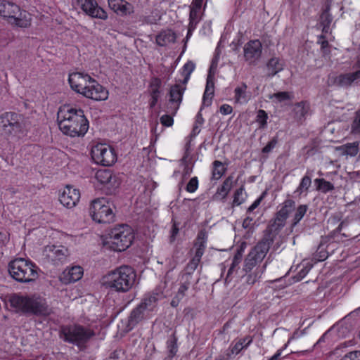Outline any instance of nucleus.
I'll use <instances>...</instances> for the list:
<instances>
[{
	"instance_id": "1",
	"label": "nucleus",
	"mask_w": 360,
	"mask_h": 360,
	"mask_svg": "<svg viewBox=\"0 0 360 360\" xmlns=\"http://www.w3.org/2000/svg\"><path fill=\"white\" fill-rule=\"evenodd\" d=\"M58 126L63 133L72 137L84 136L89 122L81 108L63 106L58 113Z\"/></svg>"
},
{
	"instance_id": "2",
	"label": "nucleus",
	"mask_w": 360,
	"mask_h": 360,
	"mask_svg": "<svg viewBox=\"0 0 360 360\" xmlns=\"http://www.w3.org/2000/svg\"><path fill=\"white\" fill-rule=\"evenodd\" d=\"M136 278L134 269L123 265L110 271L102 278L103 285L117 292H127L133 287Z\"/></svg>"
},
{
	"instance_id": "3",
	"label": "nucleus",
	"mask_w": 360,
	"mask_h": 360,
	"mask_svg": "<svg viewBox=\"0 0 360 360\" xmlns=\"http://www.w3.org/2000/svg\"><path fill=\"white\" fill-rule=\"evenodd\" d=\"M7 302L16 311L40 316H47L51 312L45 299L40 297H28L13 293L8 296Z\"/></svg>"
},
{
	"instance_id": "4",
	"label": "nucleus",
	"mask_w": 360,
	"mask_h": 360,
	"mask_svg": "<svg viewBox=\"0 0 360 360\" xmlns=\"http://www.w3.org/2000/svg\"><path fill=\"white\" fill-rule=\"evenodd\" d=\"M37 266L32 262L24 258H16L8 263L10 276L19 283H29L38 277Z\"/></svg>"
},
{
	"instance_id": "5",
	"label": "nucleus",
	"mask_w": 360,
	"mask_h": 360,
	"mask_svg": "<svg viewBox=\"0 0 360 360\" xmlns=\"http://www.w3.org/2000/svg\"><path fill=\"white\" fill-rule=\"evenodd\" d=\"M158 295V293L145 295L141 302L131 310L127 323L129 330L147 319L149 314L156 308L159 300Z\"/></svg>"
},
{
	"instance_id": "6",
	"label": "nucleus",
	"mask_w": 360,
	"mask_h": 360,
	"mask_svg": "<svg viewBox=\"0 0 360 360\" xmlns=\"http://www.w3.org/2000/svg\"><path fill=\"white\" fill-rule=\"evenodd\" d=\"M95 334L91 328L77 323L63 326L60 331V338L65 342L79 347L87 343Z\"/></svg>"
},
{
	"instance_id": "7",
	"label": "nucleus",
	"mask_w": 360,
	"mask_h": 360,
	"mask_svg": "<svg viewBox=\"0 0 360 360\" xmlns=\"http://www.w3.org/2000/svg\"><path fill=\"white\" fill-rule=\"evenodd\" d=\"M133 239L131 228L127 224H121L110 231L105 243L112 250L121 252L131 245Z\"/></svg>"
},
{
	"instance_id": "8",
	"label": "nucleus",
	"mask_w": 360,
	"mask_h": 360,
	"mask_svg": "<svg viewBox=\"0 0 360 360\" xmlns=\"http://www.w3.org/2000/svg\"><path fill=\"white\" fill-rule=\"evenodd\" d=\"M22 132V117L20 114L10 111L0 115L1 136L7 140H15Z\"/></svg>"
},
{
	"instance_id": "9",
	"label": "nucleus",
	"mask_w": 360,
	"mask_h": 360,
	"mask_svg": "<svg viewBox=\"0 0 360 360\" xmlns=\"http://www.w3.org/2000/svg\"><path fill=\"white\" fill-rule=\"evenodd\" d=\"M0 16L7 18L9 23L20 27H27L30 20L26 18L25 11L22 12L15 3L7 1L0 2Z\"/></svg>"
},
{
	"instance_id": "10",
	"label": "nucleus",
	"mask_w": 360,
	"mask_h": 360,
	"mask_svg": "<svg viewBox=\"0 0 360 360\" xmlns=\"http://www.w3.org/2000/svg\"><path fill=\"white\" fill-rule=\"evenodd\" d=\"M89 213L94 221L98 223H110L114 219V213L105 198L92 201Z\"/></svg>"
},
{
	"instance_id": "11",
	"label": "nucleus",
	"mask_w": 360,
	"mask_h": 360,
	"mask_svg": "<svg viewBox=\"0 0 360 360\" xmlns=\"http://www.w3.org/2000/svg\"><path fill=\"white\" fill-rule=\"evenodd\" d=\"M91 155L95 163L105 167L112 165L117 160L114 148L106 143L94 145L91 150Z\"/></svg>"
},
{
	"instance_id": "12",
	"label": "nucleus",
	"mask_w": 360,
	"mask_h": 360,
	"mask_svg": "<svg viewBox=\"0 0 360 360\" xmlns=\"http://www.w3.org/2000/svg\"><path fill=\"white\" fill-rule=\"evenodd\" d=\"M269 248L266 245L262 244L259 242L247 255L243 266V271L250 272L258 264L260 263L266 257Z\"/></svg>"
},
{
	"instance_id": "13",
	"label": "nucleus",
	"mask_w": 360,
	"mask_h": 360,
	"mask_svg": "<svg viewBox=\"0 0 360 360\" xmlns=\"http://www.w3.org/2000/svg\"><path fill=\"white\" fill-rule=\"evenodd\" d=\"M285 225V222L276 217L271 219L269 225L264 231L263 238L259 241V243L266 245L267 248H270L276 236Z\"/></svg>"
},
{
	"instance_id": "14",
	"label": "nucleus",
	"mask_w": 360,
	"mask_h": 360,
	"mask_svg": "<svg viewBox=\"0 0 360 360\" xmlns=\"http://www.w3.org/2000/svg\"><path fill=\"white\" fill-rule=\"evenodd\" d=\"M95 178L107 189L108 193H112L119 187L120 181L112 171L108 169H99L96 172Z\"/></svg>"
},
{
	"instance_id": "15",
	"label": "nucleus",
	"mask_w": 360,
	"mask_h": 360,
	"mask_svg": "<svg viewBox=\"0 0 360 360\" xmlns=\"http://www.w3.org/2000/svg\"><path fill=\"white\" fill-rule=\"evenodd\" d=\"M186 90V85L176 83L172 85L169 91V103L171 105L168 108V112L174 115L182 102L183 95Z\"/></svg>"
},
{
	"instance_id": "16",
	"label": "nucleus",
	"mask_w": 360,
	"mask_h": 360,
	"mask_svg": "<svg viewBox=\"0 0 360 360\" xmlns=\"http://www.w3.org/2000/svg\"><path fill=\"white\" fill-rule=\"evenodd\" d=\"M243 52L245 61L250 65H256L262 56V43L257 39L250 40L245 44Z\"/></svg>"
},
{
	"instance_id": "17",
	"label": "nucleus",
	"mask_w": 360,
	"mask_h": 360,
	"mask_svg": "<svg viewBox=\"0 0 360 360\" xmlns=\"http://www.w3.org/2000/svg\"><path fill=\"white\" fill-rule=\"evenodd\" d=\"M81 9L89 16L101 20L108 18L106 12L98 6L95 0H77Z\"/></svg>"
},
{
	"instance_id": "18",
	"label": "nucleus",
	"mask_w": 360,
	"mask_h": 360,
	"mask_svg": "<svg viewBox=\"0 0 360 360\" xmlns=\"http://www.w3.org/2000/svg\"><path fill=\"white\" fill-rule=\"evenodd\" d=\"M92 79L88 74L76 72L70 74L68 82L72 90L83 95V91L87 89L89 83Z\"/></svg>"
},
{
	"instance_id": "19",
	"label": "nucleus",
	"mask_w": 360,
	"mask_h": 360,
	"mask_svg": "<svg viewBox=\"0 0 360 360\" xmlns=\"http://www.w3.org/2000/svg\"><path fill=\"white\" fill-rule=\"evenodd\" d=\"M87 89L83 91V96L95 101H105L108 97V91L93 79Z\"/></svg>"
},
{
	"instance_id": "20",
	"label": "nucleus",
	"mask_w": 360,
	"mask_h": 360,
	"mask_svg": "<svg viewBox=\"0 0 360 360\" xmlns=\"http://www.w3.org/2000/svg\"><path fill=\"white\" fill-rule=\"evenodd\" d=\"M79 198V191L70 186H67L59 196L60 203L67 208L75 207Z\"/></svg>"
},
{
	"instance_id": "21",
	"label": "nucleus",
	"mask_w": 360,
	"mask_h": 360,
	"mask_svg": "<svg viewBox=\"0 0 360 360\" xmlns=\"http://www.w3.org/2000/svg\"><path fill=\"white\" fill-rule=\"evenodd\" d=\"M83 274L82 267L75 266L65 269L60 276V280L65 284H68L79 281Z\"/></svg>"
},
{
	"instance_id": "22",
	"label": "nucleus",
	"mask_w": 360,
	"mask_h": 360,
	"mask_svg": "<svg viewBox=\"0 0 360 360\" xmlns=\"http://www.w3.org/2000/svg\"><path fill=\"white\" fill-rule=\"evenodd\" d=\"M360 78V70L347 74H341L334 79V84L339 87H348Z\"/></svg>"
},
{
	"instance_id": "23",
	"label": "nucleus",
	"mask_w": 360,
	"mask_h": 360,
	"mask_svg": "<svg viewBox=\"0 0 360 360\" xmlns=\"http://www.w3.org/2000/svg\"><path fill=\"white\" fill-rule=\"evenodd\" d=\"M212 65L209 70V73L207 77L206 87L203 94L202 104L209 106L212 103V98L214 95V75L212 73Z\"/></svg>"
},
{
	"instance_id": "24",
	"label": "nucleus",
	"mask_w": 360,
	"mask_h": 360,
	"mask_svg": "<svg viewBox=\"0 0 360 360\" xmlns=\"http://www.w3.org/2000/svg\"><path fill=\"white\" fill-rule=\"evenodd\" d=\"M330 7L331 0H327L320 15V25L322 26V32L324 33L329 32L330 26L333 21V16L330 13Z\"/></svg>"
},
{
	"instance_id": "25",
	"label": "nucleus",
	"mask_w": 360,
	"mask_h": 360,
	"mask_svg": "<svg viewBox=\"0 0 360 360\" xmlns=\"http://www.w3.org/2000/svg\"><path fill=\"white\" fill-rule=\"evenodd\" d=\"M176 39V36L172 30H165L157 35L156 43L160 46H165L169 43H174Z\"/></svg>"
},
{
	"instance_id": "26",
	"label": "nucleus",
	"mask_w": 360,
	"mask_h": 360,
	"mask_svg": "<svg viewBox=\"0 0 360 360\" xmlns=\"http://www.w3.org/2000/svg\"><path fill=\"white\" fill-rule=\"evenodd\" d=\"M109 8L115 13L125 15L129 13L131 5L124 0H108Z\"/></svg>"
},
{
	"instance_id": "27",
	"label": "nucleus",
	"mask_w": 360,
	"mask_h": 360,
	"mask_svg": "<svg viewBox=\"0 0 360 360\" xmlns=\"http://www.w3.org/2000/svg\"><path fill=\"white\" fill-rule=\"evenodd\" d=\"M295 207V201L291 199H287L282 204L281 208L276 213L275 217L285 222L289 214L294 210Z\"/></svg>"
},
{
	"instance_id": "28",
	"label": "nucleus",
	"mask_w": 360,
	"mask_h": 360,
	"mask_svg": "<svg viewBox=\"0 0 360 360\" xmlns=\"http://www.w3.org/2000/svg\"><path fill=\"white\" fill-rule=\"evenodd\" d=\"M309 106L305 102H300L295 104L292 113L295 120L299 123H302L305 120V115L307 114Z\"/></svg>"
},
{
	"instance_id": "29",
	"label": "nucleus",
	"mask_w": 360,
	"mask_h": 360,
	"mask_svg": "<svg viewBox=\"0 0 360 360\" xmlns=\"http://www.w3.org/2000/svg\"><path fill=\"white\" fill-rule=\"evenodd\" d=\"M50 251L51 253L49 255V257L55 262V264H58L59 262L65 261L68 253V249L63 246H53Z\"/></svg>"
},
{
	"instance_id": "30",
	"label": "nucleus",
	"mask_w": 360,
	"mask_h": 360,
	"mask_svg": "<svg viewBox=\"0 0 360 360\" xmlns=\"http://www.w3.org/2000/svg\"><path fill=\"white\" fill-rule=\"evenodd\" d=\"M283 64L278 58L273 57L269 60L266 64L267 76L272 77L283 70Z\"/></svg>"
},
{
	"instance_id": "31",
	"label": "nucleus",
	"mask_w": 360,
	"mask_h": 360,
	"mask_svg": "<svg viewBox=\"0 0 360 360\" xmlns=\"http://www.w3.org/2000/svg\"><path fill=\"white\" fill-rule=\"evenodd\" d=\"M233 186V176H229L223 182L221 187L218 188L217 193L221 195L222 198H226L229 191Z\"/></svg>"
},
{
	"instance_id": "32",
	"label": "nucleus",
	"mask_w": 360,
	"mask_h": 360,
	"mask_svg": "<svg viewBox=\"0 0 360 360\" xmlns=\"http://www.w3.org/2000/svg\"><path fill=\"white\" fill-rule=\"evenodd\" d=\"M167 347L168 349V359H172L178 351L177 338L174 333L167 341Z\"/></svg>"
},
{
	"instance_id": "33",
	"label": "nucleus",
	"mask_w": 360,
	"mask_h": 360,
	"mask_svg": "<svg viewBox=\"0 0 360 360\" xmlns=\"http://www.w3.org/2000/svg\"><path fill=\"white\" fill-rule=\"evenodd\" d=\"M308 210V206L307 205H300L295 213L292 222L291 224V231H292V229L300 221V220L303 218L304 214H306Z\"/></svg>"
},
{
	"instance_id": "34",
	"label": "nucleus",
	"mask_w": 360,
	"mask_h": 360,
	"mask_svg": "<svg viewBox=\"0 0 360 360\" xmlns=\"http://www.w3.org/2000/svg\"><path fill=\"white\" fill-rule=\"evenodd\" d=\"M246 89L247 85L245 83L241 86L235 89V99L237 103H243L248 101Z\"/></svg>"
},
{
	"instance_id": "35",
	"label": "nucleus",
	"mask_w": 360,
	"mask_h": 360,
	"mask_svg": "<svg viewBox=\"0 0 360 360\" xmlns=\"http://www.w3.org/2000/svg\"><path fill=\"white\" fill-rule=\"evenodd\" d=\"M212 165V179H219L224 174L226 169L224 167L223 163L219 160L214 161Z\"/></svg>"
},
{
	"instance_id": "36",
	"label": "nucleus",
	"mask_w": 360,
	"mask_h": 360,
	"mask_svg": "<svg viewBox=\"0 0 360 360\" xmlns=\"http://www.w3.org/2000/svg\"><path fill=\"white\" fill-rule=\"evenodd\" d=\"M265 267L266 265H264L262 268H257L254 272L247 275L246 283L249 285L255 284L261 277Z\"/></svg>"
},
{
	"instance_id": "37",
	"label": "nucleus",
	"mask_w": 360,
	"mask_h": 360,
	"mask_svg": "<svg viewBox=\"0 0 360 360\" xmlns=\"http://www.w3.org/2000/svg\"><path fill=\"white\" fill-rule=\"evenodd\" d=\"M314 182L316 185L317 189L323 193H327L334 189V186L330 182L326 181L324 179H316Z\"/></svg>"
},
{
	"instance_id": "38",
	"label": "nucleus",
	"mask_w": 360,
	"mask_h": 360,
	"mask_svg": "<svg viewBox=\"0 0 360 360\" xmlns=\"http://www.w3.org/2000/svg\"><path fill=\"white\" fill-rule=\"evenodd\" d=\"M195 69V64L192 61H188L182 68V75L184 78L182 81L184 85H186L187 82L189 80L190 75L193 72Z\"/></svg>"
},
{
	"instance_id": "39",
	"label": "nucleus",
	"mask_w": 360,
	"mask_h": 360,
	"mask_svg": "<svg viewBox=\"0 0 360 360\" xmlns=\"http://www.w3.org/2000/svg\"><path fill=\"white\" fill-rule=\"evenodd\" d=\"M268 115L264 110H259L256 117V122L259 124V128L264 129L267 127Z\"/></svg>"
},
{
	"instance_id": "40",
	"label": "nucleus",
	"mask_w": 360,
	"mask_h": 360,
	"mask_svg": "<svg viewBox=\"0 0 360 360\" xmlns=\"http://www.w3.org/2000/svg\"><path fill=\"white\" fill-rule=\"evenodd\" d=\"M344 150V153L350 156H355L359 151V143L353 142L347 143L342 146Z\"/></svg>"
},
{
	"instance_id": "41",
	"label": "nucleus",
	"mask_w": 360,
	"mask_h": 360,
	"mask_svg": "<svg viewBox=\"0 0 360 360\" xmlns=\"http://www.w3.org/2000/svg\"><path fill=\"white\" fill-rule=\"evenodd\" d=\"M186 292L184 287L180 285L177 293L171 301L170 304L172 307H176L179 304L181 300L185 297Z\"/></svg>"
},
{
	"instance_id": "42",
	"label": "nucleus",
	"mask_w": 360,
	"mask_h": 360,
	"mask_svg": "<svg viewBox=\"0 0 360 360\" xmlns=\"http://www.w3.org/2000/svg\"><path fill=\"white\" fill-rule=\"evenodd\" d=\"M311 177L309 176L308 175H305L302 179L300 184L295 193H298L299 194H301L304 191H307L308 188L311 186Z\"/></svg>"
},
{
	"instance_id": "43",
	"label": "nucleus",
	"mask_w": 360,
	"mask_h": 360,
	"mask_svg": "<svg viewBox=\"0 0 360 360\" xmlns=\"http://www.w3.org/2000/svg\"><path fill=\"white\" fill-rule=\"evenodd\" d=\"M239 264L240 263L232 260L231 264L228 270V273L225 278V283H229L231 281L233 276L237 274L238 269H239Z\"/></svg>"
},
{
	"instance_id": "44",
	"label": "nucleus",
	"mask_w": 360,
	"mask_h": 360,
	"mask_svg": "<svg viewBox=\"0 0 360 360\" xmlns=\"http://www.w3.org/2000/svg\"><path fill=\"white\" fill-rule=\"evenodd\" d=\"M198 264L199 263L191 259L181 274L191 276L192 278H193V273L197 269Z\"/></svg>"
},
{
	"instance_id": "45",
	"label": "nucleus",
	"mask_w": 360,
	"mask_h": 360,
	"mask_svg": "<svg viewBox=\"0 0 360 360\" xmlns=\"http://www.w3.org/2000/svg\"><path fill=\"white\" fill-rule=\"evenodd\" d=\"M351 132L353 134H360V110L355 112V116L351 126Z\"/></svg>"
},
{
	"instance_id": "46",
	"label": "nucleus",
	"mask_w": 360,
	"mask_h": 360,
	"mask_svg": "<svg viewBox=\"0 0 360 360\" xmlns=\"http://www.w3.org/2000/svg\"><path fill=\"white\" fill-rule=\"evenodd\" d=\"M244 186L242 185L239 188H238L233 195V205H241L244 201L245 199L242 198L243 193L244 191Z\"/></svg>"
},
{
	"instance_id": "47",
	"label": "nucleus",
	"mask_w": 360,
	"mask_h": 360,
	"mask_svg": "<svg viewBox=\"0 0 360 360\" xmlns=\"http://www.w3.org/2000/svg\"><path fill=\"white\" fill-rule=\"evenodd\" d=\"M206 241H207L206 233L203 231L199 232V233L198 234L196 241L194 245L195 249H197V248H202V250H205Z\"/></svg>"
},
{
	"instance_id": "48",
	"label": "nucleus",
	"mask_w": 360,
	"mask_h": 360,
	"mask_svg": "<svg viewBox=\"0 0 360 360\" xmlns=\"http://www.w3.org/2000/svg\"><path fill=\"white\" fill-rule=\"evenodd\" d=\"M278 142V138L277 136L273 137L271 141L266 144V146H264L262 150V153H265V154H267V153H269L270 152L272 151V150L276 147V146L277 145Z\"/></svg>"
},
{
	"instance_id": "49",
	"label": "nucleus",
	"mask_w": 360,
	"mask_h": 360,
	"mask_svg": "<svg viewBox=\"0 0 360 360\" xmlns=\"http://www.w3.org/2000/svg\"><path fill=\"white\" fill-rule=\"evenodd\" d=\"M275 98L278 102H282L287 100H290L291 96L290 94L287 91H280L274 94L272 96H270V98Z\"/></svg>"
},
{
	"instance_id": "50",
	"label": "nucleus",
	"mask_w": 360,
	"mask_h": 360,
	"mask_svg": "<svg viewBox=\"0 0 360 360\" xmlns=\"http://www.w3.org/2000/svg\"><path fill=\"white\" fill-rule=\"evenodd\" d=\"M252 342V340H249L245 346H243L242 341H238L233 346L230 347L231 349V353L238 354L243 349L246 348Z\"/></svg>"
},
{
	"instance_id": "51",
	"label": "nucleus",
	"mask_w": 360,
	"mask_h": 360,
	"mask_svg": "<svg viewBox=\"0 0 360 360\" xmlns=\"http://www.w3.org/2000/svg\"><path fill=\"white\" fill-rule=\"evenodd\" d=\"M195 278H192L191 276H186L184 274H181L179 276V282L184 285H188L191 286V285L194 282ZM199 281V277L195 278V283H197Z\"/></svg>"
},
{
	"instance_id": "52",
	"label": "nucleus",
	"mask_w": 360,
	"mask_h": 360,
	"mask_svg": "<svg viewBox=\"0 0 360 360\" xmlns=\"http://www.w3.org/2000/svg\"><path fill=\"white\" fill-rule=\"evenodd\" d=\"M198 186V180L196 176L193 177L188 181L186 186V191L190 193H193L195 191Z\"/></svg>"
},
{
	"instance_id": "53",
	"label": "nucleus",
	"mask_w": 360,
	"mask_h": 360,
	"mask_svg": "<svg viewBox=\"0 0 360 360\" xmlns=\"http://www.w3.org/2000/svg\"><path fill=\"white\" fill-rule=\"evenodd\" d=\"M173 115H164L160 117V122L165 127H171L173 125Z\"/></svg>"
},
{
	"instance_id": "54",
	"label": "nucleus",
	"mask_w": 360,
	"mask_h": 360,
	"mask_svg": "<svg viewBox=\"0 0 360 360\" xmlns=\"http://www.w3.org/2000/svg\"><path fill=\"white\" fill-rule=\"evenodd\" d=\"M246 217L244 219L243 221V227L244 229H252L253 228V225H254V223H253V221H254V217L253 215L254 214H246Z\"/></svg>"
},
{
	"instance_id": "55",
	"label": "nucleus",
	"mask_w": 360,
	"mask_h": 360,
	"mask_svg": "<svg viewBox=\"0 0 360 360\" xmlns=\"http://www.w3.org/2000/svg\"><path fill=\"white\" fill-rule=\"evenodd\" d=\"M341 360H360V351L349 352Z\"/></svg>"
},
{
	"instance_id": "56",
	"label": "nucleus",
	"mask_w": 360,
	"mask_h": 360,
	"mask_svg": "<svg viewBox=\"0 0 360 360\" xmlns=\"http://www.w3.org/2000/svg\"><path fill=\"white\" fill-rule=\"evenodd\" d=\"M311 264H308L305 266H304L297 274V281H300L302 280L308 273L309 271H310V269H311Z\"/></svg>"
},
{
	"instance_id": "57",
	"label": "nucleus",
	"mask_w": 360,
	"mask_h": 360,
	"mask_svg": "<svg viewBox=\"0 0 360 360\" xmlns=\"http://www.w3.org/2000/svg\"><path fill=\"white\" fill-rule=\"evenodd\" d=\"M9 241V233L6 231H0V245H5Z\"/></svg>"
},
{
	"instance_id": "58",
	"label": "nucleus",
	"mask_w": 360,
	"mask_h": 360,
	"mask_svg": "<svg viewBox=\"0 0 360 360\" xmlns=\"http://www.w3.org/2000/svg\"><path fill=\"white\" fill-rule=\"evenodd\" d=\"M204 252L205 250H202V248H197V249H195V255L191 259L198 263H200L201 257L204 254Z\"/></svg>"
},
{
	"instance_id": "59",
	"label": "nucleus",
	"mask_w": 360,
	"mask_h": 360,
	"mask_svg": "<svg viewBox=\"0 0 360 360\" xmlns=\"http://www.w3.org/2000/svg\"><path fill=\"white\" fill-rule=\"evenodd\" d=\"M199 9L191 7L189 20H193L194 21H199Z\"/></svg>"
},
{
	"instance_id": "60",
	"label": "nucleus",
	"mask_w": 360,
	"mask_h": 360,
	"mask_svg": "<svg viewBox=\"0 0 360 360\" xmlns=\"http://www.w3.org/2000/svg\"><path fill=\"white\" fill-rule=\"evenodd\" d=\"M244 249L241 246L240 248H238L236 251V252L234 255V257L232 260L237 262L238 263H240L242 258H243V253Z\"/></svg>"
},
{
	"instance_id": "61",
	"label": "nucleus",
	"mask_w": 360,
	"mask_h": 360,
	"mask_svg": "<svg viewBox=\"0 0 360 360\" xmlns=\"http://www.w3.org/2000/svg\"><path fill=\"white\" fill-rule=\"evenodd\" d=\"M219 111L223 115H229L232 112L233 108L228 104H224L220 107Z\"/></svg>"
},
{
	"instance_id": "62",
	"label": "nucleus",
	"mask_w": 360,
	"mask_h": 360,
	"mask_svg": "<svg viewBox=\"0 0 360 360\" xmlns=\"http://www.w3.org/2000/svg\"><path fill=\"white\" fill-rule=\"evenodd\" d=\"M162 84V82L159 78H153L150 83V88L152 89H160Z\"/></svg>"
},
{
	"instance_id": "63",
	"label": "nucleus",
	"mask_w": 360,
	"mask_h": 360,
	"mask_svg": "<svg viewBox=\"0 0 360 360\" xmlns=\"http://www.w3.org/2000/svg\"><path fill=\"white\" fill-rule=\"evenodd\" d=\"M179 231V228L177 227V226L175 224H174L172 226V230H171V236H170V242L171 243L174 241V240L176 239V236L178 234Z\"/></svg>"
},
{
	"instance_id": "64",
	"label": "nucleus",
	"mask_w": 360,
	"mask_h": 360,
	"mask_svg": "<svg viewBox=\"0 0 360 360\" xmlns=\"http://www.w3.org/2000/svg\"><path fill=\"white\" fill-rule=\"evenodd\" d=\"M318 44H319L321 45V49H327L328 47H329V43L325 39V37L323 35H321L319 37Z\"/></svg>"
}]
</instances>
